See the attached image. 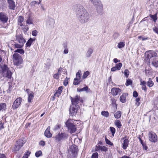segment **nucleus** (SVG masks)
I'll use <instances>...</instances> for the list:
<instances>
[{
    "mask_svg": "<svg viewBox=\"0 0 158 158\" xmlns=\"http://www.w3.org/2000/svg\"><path fill=\"white\" fill-rule=\"evenodd\" d=\"M74 10L81 23H84L89 20L90 17L89 13L80 5H75L74 6Z\"/></svg>",
    "mask_w": 158,
    "mask_h": 158,
    "instance_id": "obj_1",
    "label": "nucleus"
},
{
    "mask_svg": "<svg viewBox=\"0 0 158 158\" xmlns=\"http://www.w3.org/2000/svg\"><path fill=\"white\" fill-rule=\"evenodd\" d=\"M72 105L70 106L69 109L70 114L72 116L75 115L77 112V109L79 108V106L78 103L80 102H83V101L78 95H76L74 97H70Z\"/></svg>",
    "mask_w": 158,
    "mask_h": 158,
    "instance_id": "obj_2",
    "label": "nucleus"
},
{
    "mask_svg": "<svg viewBox=\"0 0 158 158\" xmlns=\"http://www.w3.org/2000/svg\"><path fill=\"white\" fill-rule=\"evenodd\" d=\"M157 52L152 50L147 51L145 53V60L148 62L156 59L158 57Z\"/></svg>",
    "mask_w": 158,
    "mask_h": 158,
    "instance_id": "obj_3",
    "label": "nucleus"
},
{
    "mask_svg": "<svg viewBox=\"0 0 158 158\" xmlns=\"http://www.w3.org/2000/svg\"><path fill=\"white\" fill-rule=\"evenodd\" d=\"M66 127L68 128L69 131L71 133L75 132L76 131L77 128L76 124L74 123L73 120L69 119L65 123Z\"/></svg>",
    "mask_w": 158,
    "mask_h": 158,
    "instance_id": "obj_4",
    "label": "nucleus"
},
{
    "mask_svg": "<svg viewBox=\"0 0 158 158\" xmlns=\"http://www.w3.org/2000/svg\"><path fill=\"white\" fill-rule=\"evenodd\" d=\"M26 142V139L23 138L19 139L17 141L16 144L13 149L14 151H18Z\"/></svg>",
    "mask_w": 158,
    "mask_h": 158,
    "instance_id": "obj_5",
    "label": "nucleus"
},
{
    "mask_svg": "<svg viewBox=\"0 0 158 158\" xmlns=\"http://www.w3.org/2000/svg\"><path fill=\"white\" fill-rule=\"evenodd\" d=\"M90 1L95 6L98 13H101L103 6L101 1L100 0H90Z\"/></svg>",
    "mask_w": 158,
    "mask_h": 158,
    "instance_id": "obj_6",
    "label": "nucleus"
},
{
    "mask_svg": "<svg viewBox=\"0 0 158 158\" xmlns=\"http://www.w3.org/2000/svg\"><path fill=\"white\" fill-rule=\"evenodd\" d=\"M68 137V135L65 133H59L56 135L53 138L56 142H59L61 140L67 139Z\"/></svg>",
    "mask_w": 158,
    "mask_h": 158,
    "instance_id": "obj_7",
    "label": "nucleus"
},
{
    "mask_svg": "<svg viewBox=\"0 0 158 158\" xmlns=\"http://www.w3.org/2000/svg\"><path fill=\"white\" fill-rule=\"evenodd\" d=\"M149 140L152 142H156L157 140V136L155 133L152 131H150L148 134Z\"/></svg>",
    "mask_w": 158,
    "mask_h": 158,
    "instance_id": "obj_8",
    "label": "nucleus"
},
{
    "mask_svg": "<svg viewBox=\"0 0 158 158\" xmlns=\"http://www.w3.org/2000/svg\"><path fill=\"white\" fill-rule=\"evenodd\" d=\"M13 57L15 64L17 65L21 63L22 59L19 54L17 53H15L13 55Z\"/></svg>",
    "mask_w": 158,
    "mask_h": 158,
    "instance_id": "obj_9",
    "label": "nucleus"
},
{
    "mask_svg": "<svg viewBox=\"0 0 158 158\" xmlns=\"http://www.w3.org/2000/svg\"><path fill=\"white\" fill-rule=\"evenodd\" d=\"M16 41L18 42L20 44L24 45L26 42L25 40L23 38L21 34H16Z\"/></svg>",
    "mask_w": 158,
    "mask_h": 158,
    "instance_id": "obj_10",
    "label": "nucleus"
},
{
    "mask_svg": "<svg viewBox=\"0 0 158 158\" xmlns=\"http://www.w3.org/2000/svg\"><path fill=\"white\" fill-rule=\"evenodd\" d=\"M22 102V98H19L15 101L14 103L12 106V107L13 109H15L18 108Z\"/></svg>",
    "mask_w": 158,
    "mask_h": 158,
    "instance_id": "obj_11",
    "label": "nucleus"
},
{
    "mask_svg": "<svg viewBox=\"0 0 158 158\" xmlns=\"http://www.w3.org/2000/svg\"><path fill=\"white\" fill-rule=\"evenodd\" d=\"M78 151L77 146L75 145H72L70 146L69 152L75 153L76 154H77Z\"/></svg>",
    "mask_w": 158,
    "mask_h": 158,
    "instance_id": "obj_12",
    "label": "nucleus"
},
{
    "mask_svg": "<svg viewBox=\"0 0 158 158\" xmlns=\"http://www.w3.org/2000/svg\"><path fill=\"white\" fill-rule=\"evenodd\" d=\"M126 136H125L124 138H122L121 139H123V141L122 143L123 148L124 150L127 149V148L128 147L129 144V140L127 139H126Z\"/></svg>",
    "mask_w": 158,
    "mask_h": 158,
    "instance_id": "obj_13",
    "label": "nucleus"
},
{
    "mask_svg": "<svg viewBox=\"0 0 158 158\" xmlns=\"http://www.w3.org/2000/svg\"><path fill=\"white\" fill-rule=\"evenodd\" d=\"M8 19V17L5 14L1 12L0 14V20L3 23H6Z\"/></svg>",
    "mask_w": 158,
    "mask_h": 158,
    "instance_id": "obj_14",
    "label": "nucleus"
},
{
    "mask_svg": "<svg viewBox=\"0 0 158 158\" xmlns=\"http://www.w3.org/2000/svg\"><path fill=\"white\" fill-rule=\"evenodd\" d=\"M111 93L114 96H115L121 92V90L118 88H113L111 89Z\"/></svg>",
    "mask_w": 158,
    "mask_h": 158,
    "instance_id": "obj_15",
    "label": "nucleus"
},
{
    "mask_svg": "<svg viewBox=\"0 0 158 158\" xmlns=\"http://www.w3.org/2000/svg\"><path fill=\"white\" fill-rule=\"evenodd\" d=\"M50 127H48L44 132L45 136L48 138H50L52 136V135L50 132Z\"/></svg>",
    "mask_w": 158,
    "mask_h": 158,
    "instance_id": "obj_16",
    "label": "nucleus"
},
{
    "mask_svg": "<svg viewBox=\"0 0 158 158\" xmlns=\"http://www.w3.org/2000/svg\"><path fill=\"white\" fill-rule=\"evenodd\" d=\"M36 39L35 38H30L27 42L26 44V47H29L31 45L33 42Z\"/></svg>",
    "mask_w": 158,
    "mask_h": 158,
    "instance_id": "obj_17",
    "label": "nucleus"
},
{
    "mask_svg": "<svg viewBox=\"0 0 158 158\" xmlns=\"http://www.w3.org/2000/svg\"><path fill=\"white\" fill-rule=\"evenodd\" d=\"M128 95L127 93H124L120 98V100L122 103H125L126 102V96Z\"/></svg>",
    "mask_w": 158,
    "mask_h": 158,
    "instance_id": "obj_18",
    "label": "nucleus"
},
{
    "mask_svg": "<svg viewBox=\"0 0 158 158\" xmlns=\"http://www.w3.org/2000/svg\"><path fill=\"white\" fill-rule=\"evenodd\" d=\"M93 52V50L92 48H90L88 49L86 54V56L87 58L90 57Z\"/></svg>",
    "mask_w": 158,
    "mask_h": 158,
    "instance_id": "obj_19",
    "label": "nucleus"
},
{
    "mask_svg": "<svg viewBox=\"0 0 158 158\" xmlns=\"http://www.w3.org/2000/svg\"><path fill=\"white\" fill-rule=\"evenodd\" d=\"M63 89V86H60L59 87L58 89L54 94L55 97H59L61 94Z\"/></svg>",
    "mask_w": 158,
    "mask_h": 158,
    "instance_id": "obj_20",
    "label": "nucleus"
},
{
    "mask_svg": "<svg viewBox=\"0 0 158 158\" xmlns=\"http://www.w3.org/2000/svg\"><path fill=\"white\" fill-rule=\"evenodd\" d=\"M55 23V21L53 19H50L47 22V24L50 27H52Z\"/></svg>",
    "mask_w": 158,
    "mask_h": 158,
    "instance_id": "obj_21",
    "label": "nucleus"
},
{
    "mask_svg": "<svg viewBox=\"0 0 158 158\" xmlns=\"http://www.w3.org/2000/svg\"><path fill=\"white\" fill-rule=\"evenodd\" d=\"M24 18L22 16H19L18 18V24H19L21 26H23V24L22 22H23L24 20Z\"/></svg>",
    "mask_w": 158,
    "mask_h": 158,
    "instance_id": "obj_22",
    "label": "nucleus"
},
{
    "mask_svg": "<svg viewBox=\"0 0 158 158\" xmlns=\"http://www.w3.org/2000/svg\"><path fill=\"white\" fill-rule=\"evenodd\" d=\"M77 155L75 153L69 152V154L67 156L68 158H76Z\"/></svg>",
    "mask_w": 158,
    "mask_h": 158,
    "instance_id": "obj_23",
    "label": "nucleus"
},
{
    "mask_svg": "<svg viewBox=\"0 0 158 158\" xmlns=\"http://www.w3.org/2000/svg\"><path fill=\"white\" fill-rule=\"evenodd\" d=\"M114 124L118 128L120 129L122 126V124L121 122L119 120H116L114 121Z\"/></svg>",
    "mask_w": 158,
    "mask_h": 158,
    "instance_id": "obj_24",
    "label": "nucleus"
},
{
    "mask_svg": "<svg viewBox=\"0 0 158 158\" xmlns=\"http://www.w3.org/2000/svg\"><path fill=\"white\" fill-rule=\"evenodd\" d=\"M122 113L120 111H118L114 114V117L116 118H119L121 116Z\"/></svg>",
    "mask_w": 158,
    "mask_h": 158,
    "instance_id": "obj_25",
    "label": "nucleus"
},
{
    "mask_svg": "<svg viewBox=\"0 0 158 158\" xmlns=\"http://www.w3.org/2000/svg\"><path fill=\"white\" fill-rule=\"evenodd\" d=\"M23 44H12V46H13L12 48H21L23 46Z\"/></svg>",
    "mask_w": 158,
    "mask_h": 158,
    "instance_id": "obj_26",
    "label": "nucleus"
},
{
    "mask_svg": "<svg viewBox=\"0 0 158 158\" xmlns=\"http://www.w3.org/2000/svg\"><path fill=\"white\" fill-rule=\"evenodd\" d=\"M125 44V42H120L118 43L117 47L118 48L121 49L124 47Z\"/></svg>",
    "mask_w": 158,
    "mask_h": 158,
    "instance_id": "obj_27",
    "label": "nucleus"
},
{
    "mask_svg": "<svg viewBox=\"0 0 158 158\" xmlns=\"http://www.w3.org/2000/svg\"><path fill=\"white\" fill-rule=\"evenodd\" d=\"M147 84L149 87H152L153 85V82L152 81L151 78H149L148 81L147 82Z\"/></svg>",
    "mask_w": 158,
    "mask_h": 158,
    "instance_id": "obj_28",
    "label": "nucleus"
},
{
    "mask_svg": "<svg viewBox=\"0 0 158 158\" xmlns=\"http://www.w3.org/2000/svg\"><path fill=\"white\" fill-rule=\"evenodd\" d=\"M81 71L79 70L78 71L77 73L76 74V77L75 80L78 79L80 80L81 77Z\"/></svg>",
    "mask_w": 158,
    "mask_h": 158,
    "instance_id": "obj_29",
    "label": "nucleus"
},
{
    "mask_svg": "<svg viewBox=\"0 0 158 158\" xmlns=\"http://www.w3.org/2000/svg\"><path fill=\"white\" fill-rule=\"evenodd\" d=\"M151 61H152V64L156 68L158 67V60H156V59L153 60Z\"/></svg>",
    "mask_w": 158,
    "mask_h": 158,
    "instance_id": "obj_30",
    "label": "nucleus"
},
{
    "mask_svg": "<svg viewBox=\"0 0 158 158\" xmlns=\"http://www.w3.org/2000/svg\"><path fill=\"white\" fill-rule=\"evenodd\" d=\"M15 2L13 1L10 0V9L14 10L15 9Z\"/></svg>",
    "mask_w": 158,
    "mask_h": 158,
    "instance_id": "obj_31",
    "label": "nucleus"
},
{
    "mask_svg": "<svg viewBox=\"0 0 158 158\" xmlns=\"http://www.w3.org/2000/svg\"><path fill=\"white\" fill-rule=\"evenodd\" d=\"M33 97L34 95L33 93L29 94L28 97V102H31V100L33 99Z\"/></svg>",
    "mask_w": 158,
    "mask_h": 158,
    "instance_id": "obj_32",
    "label": "nucleus"
},
{
    "mask_svg": "<svg viewBox=\"0 0 158 158\" xmlns=\"http://www.w3.org/2000/svg\"><path fill=\"white\" fill-rule=\"evenodd\" d=\"M101 114L106 117H108L109 115V113L107 111H103L101 112Z\"/></svg>",
    "mask_w": 158,
    "mask_h": 158,
    "instance_id": "obj_33",
    "label": "nucleus"
},
{
    "mask_svg": "<svg viewBox=\"0 0 158 158\" xmlns=\"http://www.w3.org/2000/svg\"><path fill=\"white\" fill-rule=\"evenodd\" d=\"M89 74V72L88 71H86L85 72L82 76V79H85Z\"/></svg>",
    "mask_w": 158,
    "mask_h": 158,
    "instance_id": "obj_34",
    "label": "nucleus"
},
{
    "mask_svg": "<svg viewBox=\"0 0 158 158\" xmlns=\"http://www.w3.org/2000/svg\"><path fill=\"white\" fill-rule=\"evenodd\" d=\"M15 52H17L21 54H23L24 53V50L22 49H19L14 51Z\"/></svg>",
    "mask_w": 158,
    "mask_h": 158,
    "instance_id": "obj_35",
    "label": "nucleus"
},
{
    "mask_svg": "<svg viewBox=\"0 0 158 158\" xmlns=\"http://www.w3.org/2000/svg\"><path fill=\"white\" fill-rule=\"evenodd\" d=\"M110 131L111 132L112 136H114L115 132V129L114 127H110Z\"/></svg>",
    "mask_w": 158,
    "mask_h": 158,
    "instance_id": "obj_36",
    "label": "nucleus"
},
{
    "mask_svg": "<svg viewBox=\"0 0 158 158\" xmlns=\"http://www.w3.org/2000/svg\"><path fill=\"white\" fill-rule=\"evenodd\" d=\"M82 81L81 80H79L78 79L75 80V79L74 80L73 84L74 85H78Z\"/></svg>",
    "mask_w": 158,
    "mask_h": 158,
    "instance_id": "obj_37",
    "label": "nucleus"
},
{
    "mask_svg": "<svg viewBox=\"0 0 158 158\" xmlns=\"http://www.w3.org/2000/svg\"><path fill=\"white\" fill-rule=\"evenodd\" d=\"M6 104L5 103L0 104V111L5 109L6 107Z\"/></svg>",
    "mask_w": 158,
    "mask_h": 158,
    "instance_id": "obj_38",
    "label": "nucleus"
},
{
    "mask_svg": "<svg viewBox=\"0 0 158 158\" xmlns=\"http://www.w3.org/2000/svg\"><path fill=\"white\" fill-rule=\"evenodd\" d=\"M122 65V64L121 63H119L118 64H116L115 66V67L117 68L118 70H119L120 69Z\"/></svg>",
    "mask_w": 158,
    "mask_h": 158,
    "instance_id": "obj_39",
    "label": "nucleus"
},
{
    "mask_svg": "<svg viewBox=\"0 0 158 158\" xmlns=\"http://www.w3.org/2000/svg\"><path fill=\"white\" fill-rule=\"evenodd\" d=\"M42 155V152L41 151H39L35 153V156L37 157H38Z\"/></svg>",
    "mask_w": 158,
    "mask_h": 158,
    "instance_id": "obj_40",
    "label": "nucleus"
},
{
    "mask_svg": "<svg viewBox=\"0 0 158 158\" xmlns=\"http://www.w3.org/2000/svg\"><path fill=\"white\" fill-rule=\"evenodd\" d=\"M105 141L106 143L107 144H109L111 146H113V144L112 143V142L110 140L107 139L106 137H105Z\"/></svg>",
    "mask_w": 158,
    "mask_h": 158,
    "instance_id": "obj_41",
    "label": "nucleus"
},
{
    "mask_svg": "<svg viewBox=\"0 0 158 158\" xmlns=\"http://www.w3.org/2000/svg\"><path fill=\"white\" fill-rule=\"evenodd\" d=\"M132 81L130 79H128L126 81V83L125 85L127 86H128L132 84Z\"/></svg>",
    "mask_w": 158,
    "mask_h": 158,
    "instance_id": "obj_42",
    "label": "nucleus"
},
{
    "mask_svg": "<svg viewBox=\"0 0 158 158\" xmlns=\"http://www.w3.org/2000/svg\"><path fill=\"white\" fill-rule=\"evenodd\" d=\"M26 23L27 24H29L32 23V20L30 17H29L28 19L26 21Z\"/></svg>",
    "mask_w": 158,
    "mask_h": 158,
    "instance_id": "obj_43",
    "label": "nucleus"
},
{
    "mask_svg": "<svg viewBox=\"0 0 158 158\" xmlns=\"http://www.w3.org/2000/svg\"><path fill=\"white\" fill-rule=\"evenodd\" d=\"M98 154L97 152H95L92 154V158H98Z\"/></svg>",
    "mask_w": 158,
    "mask_h": 158,
    "instance_id": "obj_44",
    "label": "nucleus"
},
{
    "mask_svg": "<svg viewBox=\"0 0 158 158\" xmlns=\"http://www.w3.org/2000/svg\"><path fill=\"white\" fill-rule=\"evenodd\" d=\"M37 4V2L35 1H32L30 3V5L31 6H35Z\"/></svg>",
    "mask_w": 158,
    "mask_h": 158,
    "instance_id": "obj_45",
    "label": "nucleus"
},
{
    "mask_svg": "<svg viewBox=\"0 0 158 158\" xmlns=\"http://www.w3.org/2000/svg\"><path fill=\"white\" fill-rule=\"evenodd\" d=\"M129 74V72L128 69H125L124 71V75L127 77H128Z\"/></svg>",
    "mask_w": 158,
    "mask_h": 158,
    "instance_id": "obj_46",
    "label": "nucleus"
},
{
    "mask_svg": "<svg viewBox=\"0 0 158 158\" xmlns=\"http://www.w3.org/2000/svg\"><path fill=\"white\" fill-rule=\"evenodd\" d=\"M140 85H145L146 83V81H142V79L141 78L140 79Z\"/></svg>",
    "mask_w": 158,
    "mask_h": 158,
    "instance_id": "obj_47",
    "label": "nucleus"
},
{
    "mask_svg": "<svg viewBox=\"0 0 158 158\" xmlns=\"http://www.w3.org/2000/svg\"><path fill=\"white\" fill-rule=\"evenodd\" d=\"M150 16L151 18L153 19L154 21H155L157 19L156 16L155 15H150Z\"/></svg>",
    "mask_w": 158,
    "mask_h": 158,
    "instance_id": "obj_48",
    "label": "nucleus"
},
{
    "mask_svg": "<svg viewBox=\"0 0 158 158\" xmlns=\"http://www.w3.org/2000/svg\"><path fill=\"white\" fill-rule=\"evenodd\" d=\"M107 148L105 146H102L101 150L102 151L106 152L107 151Z\"/></svg>",
    "mask_w": 158,
    "mask_h": 158,
    "instance_id": "obj_49",
    "label": "nucleus"
},
{
    "mask_svg": "<svg viewBox=\"0 0 158 158\" xmlns=\"http://www.w3.org/2000/svg\"><path fill=\"white\" fill-rule=\"evenodd\" d=\"M38 31H37L35 30H34L32 32V35L34 36H36L37 34Z\"/></svg>",
    "mask_w": 158,
    "mask_h": 158,
    "instance_id": "obj_50",
    "label": "nucleus"
},
{
    "mask_svg": "<svg viewBox=\"0 0 158 158\" xmlns=\"http://www.w3.org/2000/svg\"><path fill=\"white\" fill-rule=\"evenodd\" d=\"M69 79V78L67 77H66L65 78V79L64 80V86H66L68 84V81Z\"/></svg>",
    "mask_w": 158,
    "mask_h": 158,
    "instance_id": "obj_51",
    "label": "nucleus"
},
{
    "mask_svg": "<svg viewBox=\"0 0 158 158\" xmlns=\"http://www.w3.org/2000/svg\"><path fill=\"white\" fill-rule=\"evenodd\" d=\"M62 69L61 68H60L58 70V71L57 73H56L59 76H60L61 75V73Z\"/></svg>",
    "mask_w": 158,
    "mask_h": 158,
    "instance_id": "obj_52",
    "label": "nucleus"
},
{
    "mask_svg": "<svg viewBox=\"0 0 158 158\" xmlns=\"http://www.w3.org/2000/svg\"><path fill=\"white\" fill-rule=\"evenodd\" d=\"M88 89V87L87 86L84 87L80 89V91H85L87 90Z\"/></svg>",
    "mask_w": 158,
    "mask_h": 158,
    "instance_id": "obj_53",
    "label": "nucleus"
},
{
    "mask_svg": "<svg viewBox=\"0 0 158 158\" xmlns=\"http://www.w3.org/2000/svg\"><path fill=\"white\" fill-rule=\"evenodd\" d=\"M102 147V146L100 145L96 146V151H98V150H101Z\"/></svg>",
    "mask_w": 158,
    "mask_h": 158,
    "instance_id": "obj_54",
    "label": "nucleus"
},
{
    "mask_svg": "<svg viewBox=\"0 0 158 158\" xmlns=\"http://www.w3.org/2000/svg\"><path fill=\"white\" fill-rule=\"evenodd\" d=\"M133 96L135 98H136L138 97V94L136 91H135L133 92Z\"/></svg>",
    "mask_w": 158,
    "mask_h": 158,
    "instance_id": "obj_55",
    "label": "nucleus"
},
{
    "mask_svg": "<svg viewBox=\"0 0 158 158\" xmlns=\"http://www.w3.org/2000/svg\"><path fill=\"white\" fill-rule=\"evenodd\" d=\"M153 30L155 32L158 34V28L154 27L153 28Z\"/></svg>",
    "mask_w": 158,
    "mask_h": 158,
    "instance_id": "obj_56",
    "label": "nucleus"
},
{
    "mask_svg": "<svg viewBox=\"0 0 158 158\" xmlns=\"http://www.w3.org/2000/svg\"><path fill=\"white\" fill-rule=\"evenodd\" d=\"M139 101H140V98H136L135 99V101L137 102L136 104H137V106H139L140 104V103L139 102Z\"/></svg>",
    "mask_w": 158,
    "mask_h": 158,
    "instance_id": "obj_57",
    "label": "nucleus"
},
{
    "mask_svg": "<svg viewBox=\"0 0 158 158\" xmlns=\"http://www.w3.org/2000/svg\"><path fill=\"white\" fill-rule=\"evenodd\" d=\"M59 77H60L56 73L54 75L53 78L54 79H58Z\"/></svg>",
    "mask_w": 158,
    "mask_h": 158,
    "instance_id": "obj_58",
    "label": "nucleus"
},
{
    "mask_svg": "<svg viewBox=\"0 0 158 158\" xmlns=\"http://www.w3.org/2000/svg\"><path fill=\"white\" fill-rule=\"evenodd\" d=\"M142 89L145 91H147V88L145 85H142Z\"/></svg>",
    "mask_w": 158,
    "mask_h": 158,
    "instance_id": "obj_59",
    "label": "nucleus"
},
{
    "mask_svg": "<svg viewBox=\"0 0 158 158\" xmlns=\"http://www.w3.org/2000/svg\"><path fill=\"white\" fill-rule=\"evenodd\" d=\"M40 145L44 146L45 144V142L43 141H41L39 142Z\"/></svg>",
    "mask_w": 158,
    "mask_h": 158,
    "instance_id": "obj_60",
    "label": "nucleus"
},
{
    "mask_svg": "<svg viewBox=\"0 0 158 158\" xmlns=\"http://www.w3.org/2000/svg\"><path fill=\"white\" fill-rule=\"evenodd\" d=\"M117 70H118L117 68H116L115 66L112 67L111 69V71L113 72H114L116 71Z\"/></svg>",
    "mask_w": 158,
    "mask_h": 158,
    "instance_id": "obj_61",
    "label": "nucleus"
},
{
    "mask_svg": "<svg viewBox=\"0 0 158 158\" xmlns=\"http://www.w3.org/2000/svg\"><path fill=\"white\" fill-rule=\"evenodd\" d=\"M0 158H6L5 154L0 153Z\"/></svg>",
    "mask_w": 158,
    "mask_h": 158,
    "instance_id": "obj_62",
    "label": "nucleus"
},
{
    "mask_svg": "<svg viewBox=\"0 0 158 158\" xmlns=\"http://www.w3.org/2000/svg\"><path fill=\"white\" fill-rule=\"evenodd\" d=\"M31 153V152L27 151L25 153V154L27 156H28Z\"/></svg>",
    "mask_w": 158,
    "mask_h": 158,
    "instance_id": "obj_63",
    "label": "nucleus"
},
{
    "mask_svg": "<svg viewBox=\"0 0 158 158\" xmlns=\"http://www.w3.org/2000/svg\"><path fill=\"white\" fill-rule=\"evenodd\" d=\"M69 50L67 48H65L64 51V53L65 54H67Z\"/></svg>",
    "mask_w": 158,
    "mask_h": 158,
    "instance_id": "obj_64",
    "label": "nucleus"
}]
</instances>
